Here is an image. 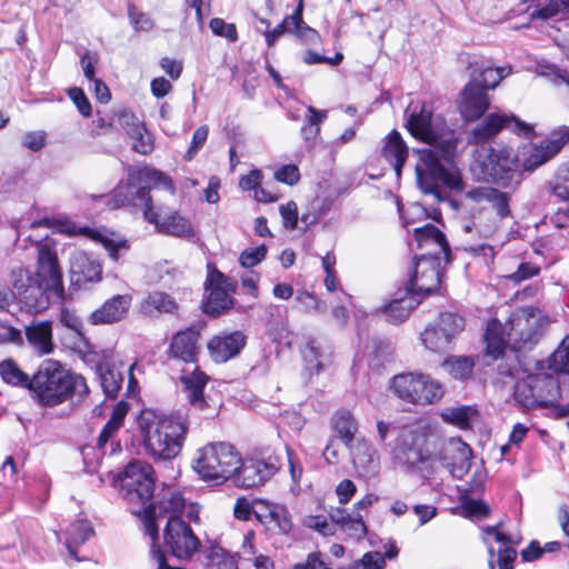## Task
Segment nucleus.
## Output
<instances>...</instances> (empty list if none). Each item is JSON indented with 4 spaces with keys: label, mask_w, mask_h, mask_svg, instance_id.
Instances as JSON below:
<instances>
[{
    "label": "nucleus",
    "mask_w": 569,
    "mask_h": 569,
    "mask_svg": "<svg viewBox=\"0 0 569 569\" xmlns=\"http://www.w3.org/2000/svg\"><path fill=\"white\" fill-rule=\"evenodd\" d=\"M405 118L408 131L416 139L441 148L440 151L431 148L416 151V181L421 193L436 202H443L449 199V191L462 192L466 183L461 172L448 161V154L456 148V140L445 119L439 114L433 116L426 103H410Z\"/></svg>",
    "instance_id": "1"
},
{
    "label": "nucleus",
    "mask_w": 569,
    "mask_h": 569,
    "mask_svg": "<svg viewBox=\"0 0 569 569\" xmlns=\"http://www.w3.org/2000/svg\"><path fill=\"white\" fill-rule=\"evenodd\" d=\"M27 239L37 250V273L33 277L23 268L12 270V290L9 293L11 299L16 298L28 312L37 313L48 307L51 297L62 300L64 288L54 242L47 236L41 239L28 236Z\"/></svg>",
    "instance_id": "2"
},
{
    "label": "nucleus",
    "mask_w": 569,
    "mask_h": 569,
    "mask_svg": "<svg viewBox=\"0 0 569 569\" xmlns=\"http://www.w3.org/2000/svg\"><path fill=\"white\" fill-rule=\"evenodd\" d=\"M137 430L148 456L170 460L182 449L188 422L181 415H166L153 409H143L137 417Z\"/></svg>",
    "instance_id": "3"
},
{
    "label": "nucleus",
    "mask_w": 569,
    "mask_h": 569,
    "mask_svg": "<svg viewBox=\"0 0 569 569\" xmlns=\"http://www.w3.org/2000/svg\"><path fill=\"white\" fill-rule=\"evenodd\" d=\"M89 393L86 379L53 359L43 360L32 375L29 395L43 407H56L67 400L80 402Z\"/></svg>",
    "instance_id": "4"
},
{
    "label": "nucleus",
    "mask_w": 569,
    "mask_h": 569,
    "mask_svg": "<svg viewBox=\"0 0 569 569\" xmlns=\"http://www.w3.org/2000/svg\"><path fill=\"white\" fill-rule=\"evenodd\" d=\"M161 186L176 194V188L169 176L153 168L130 170L126 183H120L112 196L113 207H136L143 212L147 221H156L150 187Z\"/></svg>",
    "instance_id": "5"
},
{
    "label": "nucleus",
    "mask_w": 569,
    "mask_h": 569,
    "mask_svg": "<svg viewBox=\"0 0 569 569\" xmlns=\"http://www.w3.org/2000/svg\"><path fill=\"white\" fill-rule=\"evenodd\" d=\"M240 462L241 456L231 443L218 441L197 450L192 468L202 480L220 485L233 477Z\"/></svg>",
    "instance_id": "6"
},
{
    "label": "nucleus",
    "mask_w": 569,
    "mask_h": 569,
    "mask_svg": "<svg viewBox=\"0 0 569 569\" xmlns=\"http://www.w3.org/2000/svg\"><path fill=\"white\" fill-rule=\"evenodd\" d=\"M391 388L399 399L416 406L436 403L445 393L443 386L439 381L421 372H405L395 376Z\"/></svg>",
    "instance_id": "7"
},
{
    "label": "nucleus",
    "mask_w": 569,
    "mask_h": 569,
    "mask_svg": "<svg viewBox=\"0 0 569 569\" xmlns=\"http://www.w3.org/2000/svg\"><path fill=\"white\" fill-rule=\"evenodd\" d=\"M550 322V318L541 310L523 307L509 320L508 341L516 350L530 348L538 342Z\"/></svg>",
    "instance_id": "8"
},
{
    "label": "nucleus",
    "mask_w": 569,
    "mask_h": 569,
    "mask_svg": "<svg viewBox=\"0 0 569 569\" xmlns=\"http://www.w3.org/2000/svg\"><path fill=\"white\" fill-rule=\"evenodd\" d=\"M119 485L127 501L144 503L153 495V468L144 461H131L120 475Z\"/></svg>",
    "instance_id": "9"
},
{
    "label": "nucleus",
    "mask_w": 569,
    "mask_h": 569,
    "mask_svg": "<svg viewBox=\"0 0 569 569\" xmlns=\"http://www.w3.org/2000/svg\"><path fill=\"white\" fill-rule=\"evenodd\" d=\"M465 321L458 315L446 312L432 323L428 325L420 335L426 349L443 353L451 349L453 340L463 330Z\"/></svg>",
    "instance_id": "10"
},
{
    "label": "nucleus",
    "mask_w": 569,
    "mask_h": 569,
    "mask_svg": "<svg viewBox=\"0 0 569 569\" xmlns=\"http://www.w3.org/2000/svg\"><path fill=\"white\" fill-rule=\"evenodd\" d=\"M518 157L513 150L508 147H497L486 150L485 154H479L476 164L479 167L478 178L495 182H506L517 170Z\"/></svg>",
    "instance_id": "11"
},
{
    "label": "nucleus",
    "mask_w": 569,
    "mask_h": 569,
    "mask_svg": "<svg viewBox=\"0 0 569 569\" xmlns=\"http://www.w3.org/2000/svg\"><path fill=\"white\" fill-rule=\"evenodd\" d=\"M567 141H569V127L559 128L539 144H523L518 160L523 170L531 172L555 157Z\"/></svg>",
    "instance_id": "12"
},
{
    "label": "nucleus",
    "mask_w": 569,
    "mask_h": 569,
    "mask_svg": "<svg viewBox=\"0 0 569 569\" xmlns=\"http://www.w3.org/2000/svg\"><path fill=\"white\" fill-rule=\"evenodd\" d=\"M502 128L523 137H529L533 132L530 124L515 116L490 113L472 129L468 141L472 144H482L496 137Z\"/></svg>",
    "instance_id": "13"
},
{
    "label": "nucleus",
    "mask_w": 569,
    "mask_h": 569,
    "mask_svg": "<svg viewBox=\"0 0 569 569\" xmlns=\"http://www.w3.org/2000/svg\"><path fill=\"white\" fill-rule=\"evenodd\" d=\"M164 543L172 556L180 560L190 559L200 547V541L190 526L176 516L168 518L164 528Z\"/></svg>",
    "instance_id": "14"
},
{
    "label": "nucleus",
    "mask_w": 569,
    "mask_h": 569,
    "mask_svg": "<svg viewBox=\"0 0 569 569\" xmlns=\"http://www.w3.org/2000/svg\"><path fill=\"white\" fill-rule=\"evenodd\" d=\"M428 445V437L423 432L418 430L405 432L400 438L397 458L407 466L409 471L421 470V466L432 460Z\"/></svg>",
    "instance_id": "15"
},
{
    "label": "nucleus",
    "mask_w": 569,
    "mask_h": 569,
    "mask_svg": "<svg viewBox=\"0 0 569 569\" xmlns=\"http://www.w3.org/2000/svg\"><path fill=\"white\" fill-rule=\"evenodd\" d=\"M441 283L439 258L421 256L417 258L413 273L406 290L418 295H428L436 291Z\"/></svg>",
    "instance_id": "16"
},
{
    "label": "nucleus",
    "mask_w": 569,
    "mask_h": 569,
    "mask_svg": "<svg viewBox=\"0 0 569 569\" xmlns=\"http://www.w3.org/2000/svg\"><path fill=\"white\" fill-rule=\"evenodd\" d=\"M472 451L470 447L459 438L445 441L436 459L457 479H461L471 467Z\"/></svg>",
    "instance_id": "17"
},
{
    "label": "nucleus",
    "mask_w": 569,
    "mask_h": 569,
    "mask_svg": "<svg viewBox=\"0 0 569 569\" xmlns=\"http://www.w3.org/2000/svg\"><path fill=\"white\" fill-rule=\"evenodd\" d=\"M279 469V459L272 456L268 457V459L241 460L239 469L232 479L237 486L252 488L269 480Z\"/></svg>",
    "instance_id": "18"
},
{
    "label": "nucleus",
    "mask_w": 569,
    "mask_h": 569,
    "mask_svg": "<svg viewBox=\"0 0 569 569\" xmlns=\"http://www.w3.org/2000/svg\"><path fill=\"white\" fill-rule=\"evenodd\" d=\"M207 283L208 296L203 303V312L211 317H218L233 305V300L228 293L232 286L229 279L219 271L211 272Z\"/></svg>",
    "instance_id": "19"
},
{
    "label": "nucleus",
    "mask_w": 569,
    "mask_h": 569,
    "mask_svg": "<svg viewBox=\"0 0 569 569\" xmlns=\"http://www.w3.org/2000/svg\"><path fill=\"white\" fill-rule=\"evenodd\" d=\"M186 506V499L180 492H172L168 498L161 499L157 505H149L148 508L143 509L142 521L146 528V532L152 538L153 542L157 540L159 530L157 519L160 517H180L181 510Z\"/></svg>",
    "instance_id": "20"
},
{
    "label": "nucleus",
    "mask_w": 569,
    "mask_h": 569,
    "mask_svg": "<svg viewBox=\"0 0 569 569\" xmlns=\"http://www.w3.org/2000/svg\"><path fill=\"white\" fill-rule=\"evenodd\" d=\"M56 226L58 231L61 233H66L68 236L81 234L97 242H100L113 260H118L120 251L128 249L127 241H116L111 237L112 233H109L106 229L78 227L76 223L68 219L58 220Z\"/></svg>",
    "instance_id": "21"
},
{
    "label": "nucleus",
    "mask_w": 569,
    "mask_h": 569,
    "mask_svg": "<svg viewBox=\"0 0 569 569\" xmlns=\"http://www.w3.org/2000/svg\"><path fill=\"white\" fill-rule=\"evenodd\" d=\"M490 100L478 78L471 77L461 92L459 109L467 121L479 119L489 108Z\"/></svg>",
    "instance_id": "22"
},
{
    "label": "nucleus",
    "mask_w": 569,
    "mask_h": 569,
    "mask_svg": "<svg viewBox=\"0 0 569 569\" xmlns=\"http://www.w3.org/2000/svg\"><path fill=\"white\" fill-rule=\"evenodd\" d=\"M246 346V336L241 331H233L212 337L207 345L212 360L223 363L234 358Z\"/></svg>",
    "instance_id": "23"
},
{
    "label": "nucleus",
    "mask_w": 569,
    "mask_h": 569,
    "mask_svg": "<svg viewBox=\"0 0 569 569\" xmlns=\"http://www.w3.org/2000/svg\"><path fill=\"white\" fill-rule=\"evenodd\" d=\"M352 458L353 467L359 476L370 479L379 472V458L375 447L363 438L357 439L352 447H347Z\"/></svg>",
    "instance_id": "24"
},
{
    "label": "nucleus",
    "mask_w": 569,
    "mask_h": 569,
    "mask_svg": "<svg viewBox=\"0 0 569 569\" xmlns=\"http://www.w3.org/2000/svg\"><path fill=\"white\" fill-rule=\"evenodd\" d=\"M200 331L196 328H188L177 332L170 342L169 353L172 358L186 363H196L199 355L198 340Z\"/></svg>",
    "instance_id": "25"
},
{
    "label": "nucleus",
    "mask_w": 569,
    "mask_h": 569,
    "mask_svg": "<svg viewBox=\"0 0 569 569\" xmlns=\"http://www.w3.org/2000/svg\"><path fill=\"white\" fill-rule=\"evenodd\" d=\"M180 381L189 403L197 409H204L208 402L203 389L209 381V377L198 366H194L192 370H182Z\"/></svg>",
    "instance_id": "26"
},
{
    "label": "nucleus",
    "mask_w": 569,
    "mask_h": 569,
    "mask_svg": "<svg viewBox=\"0 0 569 569\" xmlns=\"http://www.w3.org/2000/svg\"><path fill=\"white\" fill-rule=\"evenodd\" d=\"M101 264L83 251H74L70 257L71 279L77 284L97 282L101 279Z\"/></svg>",
    "instance_id": "27"
},
{
    "label": "nucleus",
    "mask_w": 569,
    "mask_h": 569,
    "mask_svg": "<svg viewBox=\"0 0 569 569\" xmlns=\"http://www.w3.org/2000/svg\"><path fill=\"white\" fill-rule=\"evenodd\" d=\"M131 297L128 295H117L107 300L99 309L90 315L92 325H110L121 321L126 318Z\"/></svg>",
    "instance_id": "28"
},
{
    "label": "nucleus",
    "mask_w": 569,
    "mask_h": 569,
    "mask_svg": "<svg viewBox=\"0 0 569 569\" xmlns=\"http://www.w3.org/2000/svg\"><path fill=\"white\" fill-rule=\"evenodd\" d=\"M413 236L419 249L430 248L428 253L423 256L440 258L441 253L449 254V244L446 237L436 226L427 223L423 227L416 228Z\"/></svg>",
    "instance_id": "29"
},
{
    "label": "nucleus",
    "mask_w": 569,
    "mask_h": 569,
    "mask_svg": "<svg viewBox=\"0 0 569 569\" xmlns=\"http://www.w3.org/2000/svg\"><path fill=\"white\" fill-rule=\"evenodd\" d=\"M286 32H292L301 38H306L308 33H315V30L303 26L301 9L298 8L272 30H263L267 44L269 47L274 46L278 39Z\"/></svg>",
    "instance_id": "30"
},
{
    "label": "nucleus",
    "mask_w": 569,
    "mask_h": 569,
    "mask_svg": "<svg viewBox=\"0 0 569 569\" xmlns=\"http://www.w3.org/2000/svg\"><path fill=\"white\" fill-rule=\"evenodd\" d=\"M382 157L393 167L399 178L408 157V147L398 131L393 130L385 138Z\"/></svg>",
    "instance_id": "31"
},
{
    "label": "nucleus",
    "mask_w": 569,
    "mask_h": 569,
    "mask_svg": "<svg viewBox=\"0 0 569 569\" xmlns=\"http://www.w3.org/2000/svg\"><path fill=\"white\" fill-rule=\"evenodd\" d=\"M331 423L337 437L343 442L346 448L352 447L357 441L356 435L359 428L353 413L347 409H339L333 413Z\"/></svg>",
    "instance_id": "32"
},
{
    "label": "nucleus",
    "mask_w": 569,
    "mask_h": 569,
    "mask_svg": "<svg viewBox=\"0 0 569 569\" xmlns=\"http://www.w3.org/2000/svg\"><path fill=\"white\" fill-rule=\"evenodd\" d=\"M28 342L40 355H48L53 349L52 329L49 322L32 323L26 328Z\"/></svg>",
    "instance_id": "33"
},
{
    "label": "nucleus",
    "mask_w": 569,
    "mask_h": 569,
    "mask_svg": "<svg viewBox=\"0 0 569 569\" xmlns=\"http://www.w3.org/2000/svg\"><path fill=\"white\" fill-rule=\"evenodd\" d=\"M419 301L409 291L401 298L393 299L382 309L388 322L398 325L403 322Z\"/></svg>",
    "instance_id": "34"
},
{
    "label": "nucleus",
    "mask_w": 569,
    "mask_h": 569,
    "mask_svg": "<svg viewBox=\"0 0 569 569\" xmlns=\"http://www.w3.org/2000/svg\"><path fill=\"white\" fill-rule=\"evenodd\" d=\"M330 519L352 538L361 539L367 533V527L359 513L351 515L346 509L336 508L330 512Z\"/></svg>",
    "instance_id": "35"
},
{
    "label": "nucleus",
    "mask_w": 569,
    "mask_h": 569,
    "mask_svg": "<svg viewBox=\"0 0 569 569\" xmlns=\"http://www.w3.org/2000/svg\"><path fill=\"white\" fill-rule=\"evenodd\" d=\"M66 535V547L69 556L79 561L77 550L93 535V528L88 520L80 519L67 528Z\"/></svg>",
    "instance_id": "36"
},
{
    "label": "nucleus",
    "mask_w": 569,
    "mask_h": 569,
    "mask_svg": "<svg viewBox=\"0 0 569 569\" xmlns=\"http://www.w3.org/2000/svg\"><path fill=\"white\" fill-rule=\"evenodd\" d=\"M154 224L157 230L164 234L174 237H190L193 236V229L188 219L179 216L178 213L170 214L163 219L159 218V213L156 211V221H148Z\"/></svg>",
    "instance_id": "37"
},
{
    "label": "nucleus",
    "mask_w": 569,
    "mask_h": 569,
    "mask_svg": "<svg viewBox=\"0 0 569 569\" xmlns=\"http://www.w3.org/2000/svg\"><path fill=\"white\" fill-rule=\"evenodd\" d=\"M487 352L492 358L498 359L502 356L508 341V331L506 332L503 326L497 319L488 322L486 329Z\"/></svg>",
    "instance_id": "38"
},
{
    "label": "nucleus",
    "mask_w": 569,
    "mask_h": 569,
    "mask_svg": "<svg viewBox=\"0 0 569 569\" xmlns=\"http://www.w3.org/2000/svg\"><path fill=\"white\" fill-rule=\"evenodd\" d=\"M178 310V303L168 293L154 291L147 296L142 302V311L147 316H154L159 313H174Z\"/></svg>",
    "instance_id": "39"
},
{
    "label": "nucleus",
    "mask_w": 569,
    "mask_h": 569,
    "mask_svg": "<svg viewBox=\"0 0 569 569\" xmlns=\"http://www.w3.org/2000/svg\"><path fill=\"white\" fill-rule=\"evenodd\" d=\"M528 7L531 18L549 19L569 8V0H529Z\"/></svg>",
    "instance_id": "40"
},
{
    "label": "nucleus",
    "mask_w": 569,
    "mask_h": 569,
    "mask_svg": "<svg viewBox=\"0 0 569 569\" xmlns=\"http://www.w3.org/2000/svg\"><path fill=\"white\" fill-rule=\"evenodd\" d=\"M0 375L9 385L24 388L30 391L32 376L22 371L19 366L11 359L3 360L0 362Z\"/></svg>",
    "instance_id": "41"
},
{
    "label": "nucleus",
    "mask_w": 569,
    "mask_h": 569,
    "mask_svg": "<svg viewBox=\"0 0 569 569\" xmlns=\"http://www.w3.org/2000/svg\"><path fill=\"white\" fill-rule=\"evenodd\" d=\"M549 362L555 371L563 373L562 385L569 390V335L551 355Z\"/></svg>",
    "instance_id": "42"
},
{
    "label": "nucleus",
    "mask_w": 569,
    "mask_h": 569,
    "mask_svg": "<svg viewBox=\"0 0 569 569\" xmlns=\"http://www.w3.org/2000/svg\"><path fill=\"white\" fill-rule=\"evenodd\" d=\"M477 413V410L469 406H459L445 409L440 416L443 421L452 423L460 429L470 427L471 418Z\"/></svg>",
    "instance_id": "43"
},
{
    "label": "nucleus",
    "mask_w": 569,
    "mask_h": 569,
    "mask_svg": "<svg viewBox=\"0 0 569 569\" xmlns=\"http://www.w3.org/2000/svg\"><path fill=\"white\" fill-rule=\"evenodd\" d=\"M207 561L211 569H238L234 557L219 546L208 549Z\"/></svg>",
    "instance_id": "44"
},
{
    "label": "nucleus",
    "mask_w": 569,
    "mask_h": 569,
    "mask_svg": "<svg viewBox=\"0 0 569 569\" xmlns=\"http://www.w3.org/2000/svg\"><path fill=\"white\" fill-rule=\"evenodd\" d=\"M264 526L271 531L287 533L291 529V521L287 509L281 505L274 503Z\"/></svg>",
    "instance_id": "45"
},
{
    "label": "nucleus",
    "mask_w": 569,
    "mask_h": 569,
    "mask_svg": "<svg viewBox=\"0 0 569 569\" xmlns=\"http://www.w3.org/2000/svg\"><path fill=\"white\" fill-rule=\"evenodd\" d=\"M112 120L116 122V128H122L128 136L131 133L137 134V130L143 124L138 117L127 108H117L112 110Z\"/></svg>",
    "instance_id": "46"
},
{
    "label": "nucleus",
    "mask_w": 569,
    "mask_h": 569,
    "mask_svg": "<svg viewBox=\"0 0 569 569\" xmlns=\"http://www.w3.org/2000/svg\"><path fill=\"white\" fill-rule=\"evenodd\" d=\"M449 373L458 380L468 379L473 369V361L468 357H451L445 361Z\"/></svg>",
    "instance_id": "47"
},
{
    "label": "nucleus",
    "mask_w": 569,
    "mask_h": 569,
    "mask_svg": "<svg viewBox=\"0 0 569 569\" xmlns=\"http://www.w3.org/2000/svg\"><path fill=\"white\" fill-rule=\"evenodd\" d=\"M508 73L509 70L507 71L506 68L487 67L480 69L478 74L475 72L472 77L478 78L480 86L485 88L487 92L488 89L496 88Z\"/></svg>",
    "instance_id": "48"
},
{
    "label": "nucleus",
    "mask_w": 569,
    "mask_h": 569,
    "mask_svg": "<svg viewBox=\"0 0 569 569\" xmlns=\"http://www.w3.org/2000/svg\"><path fill=\"white\" fill-rule=\"evenodd\" d=\"M129 411V405L124 401L118 402L112 412L110 419L107 421L102 430L108 433L110 438L119 430L123 425L124 418Z\"/></svg>",
    "instance_id": "49"
},
{
    "label": "nucleus",
    "mask_w": 569,
    "mask_h": 569,
    "mask_svg": "<svg viewBox=\"0 0 569 569\" xmlns=\"http://www.w3.org/2000/svg\"><path fill=\"white\" fill-rule=\"evenodd\" d=\"M139 129L140 130H137V134L131 133L129 137L134 140L133 150L146 156L151 153L154 149L153 137L147 130L144 124H142Z\"/></svg>",
    "instance_id": "50"
},
{
    "label": "nucleus",
    "mask_w": 569,
    "mask_h": 569,
    "mask_svg": "<svg viewBox=\"0 0 569 569\" xmlns=\"http://www.w3.org/2000/svg\"><path fill=\"white\" fill-rule=\"evenodd\" d=\"M296 301L306 312L321 313L326 310V303L308 291L298 292Z\"/></svg>",
    "instance_id": "51"
},
{
    "label": "nucleus",
    "mask_w": 569,
    "mask_h": 569,
    "mask_svg": "<svg viewBox=\"0 0 569 569\" xmlns=\"http://www.w3.org/2000/svg\"><path fill=\"white\" fill-rule=\"evenodd\" d=\"M128 17L136 31H150L153 28L151 18L147 13L138 11L132 4L128 7Z\"/></svg>",
    "instance_id": "52"
},
{
    "label": "nucleus",
    "mask_w": 569,
    "mask_h": 569,
    "mask_svg": "<svg viewBox=\"0 0 569 569\" xmlns=\"http://www.w3.org/2000/svg\"><path fill=\"white\" fill-rule=\"evenodd\" d=\"M267 254V247L261 244L256 248H249L241 252L239 262L244 268H251L260 263Z\"/></svg>",
    "instance_id": "53"
},
{
    "label": "nucleus",
    "mask_w": 569,
    "mask_h": 569,
    "mask_svg": "<svg viewBox=\"0 0 569 569\" xmlns=\"http://www.w3.org/2000/svg\"><path fill=\"white\" fill-rule=\"evenodd\" d=\"M100 381L103 392L108 397H116L121 387V378L112 370H106L100 373Z\"/></svg>",
    "instance_id": "54"
},
{
    "label": "nucleus",
    "mask_w": 569,
    "mask_h": 569,
    "mask_svg": "<svg viewBox=\"0 0 569 569\" xmlns=\"http://www.w3.org/2000/svg\"><path fill=\"white\" fill-rule=\"evenodd\" d=\"M305 361L308 365V368L310 370L319 371L322 368L321 361H320V351L318 346H316V341L312 339H309L305 348L301 350Z\"/></svg>",
    "instance_id": "55"
},
{
    "label": "nucleus",
    "mask_w": 569,
    "mask_h": 569,
    "mask_svg": "<svg viewBox=\"0 0 569 569\" xmlns=\"http://www.w3.org/2000/svg\"><path fill=\"white\" fill-rule=\"evenodd\" d=\"M208 134H209V128L206 124L200 126L193 132V136L191 139V144L184 154V159L187 161L192 160L193 157L196 156V153L203 147V144L206 143V141L208 139Z\"/></svg>",
    "instance_id": "56"
},
{
    "label": "nucleus",
    "mask_w": 569,
    "mask_h": 569,
    "mask_svg": "<svg viewBox=\"0 0 569 569\" xmlns=\"http://www.w3.org/2000/svg\"><path fill=\"white\" fill-rule=\"evenodd\" d=\"M209 27L216 36L224 37L230 41H236L238 38L236 26L227 23L220 18L211 19Z\"/></svg>",
    "instance_id": "57"
},
{
    "label": "nucleus",
    "mask_w": 569,
    "mask_h": 569,
    "mask_svg": "<svg viewBox=\"0 0 569 569\" xmlns=\"http://www.w3.org/2000/svg\"><path fill=\"white\" fill-rule=\"evenodd\" d=\"M488 203L491 204L500 218H506L510 214L509 197L506 192L495 189L493 194L490 200H488Z\"/></svg>",
    "instance_id": "58"
},
{
    "label": "nucleus",
    "mask_w": 569,
    "mask_h": 569,
    "mask_svg": "<svg viewBox=\"0 0 569 569\" xmlns=\"http://www.w3.org/2000/svg\"><path fill=\"white\" fill-rule=\"evenodd\" d=\"M462 512L467 517L483 518L489 515V507L481 500L467 499L462 502Z\"/></svg>",
    "instance_id": "59"
},
{
    "label": "nucleus",
    "mask_w": 569,
    "mask_h": 569,
    "mask_svg": "<svg viewBox=\"0 0 569 569\" xmlns=\"http://www.w3.org/2000/svg\"><path fill=\"white\" fill-rule=\"evenodd\" d=\"M300 173L299 169L295 164H287L281 167L274 172V179L277 181L292 186L299 181Z\"/></svg>",
    "instance_id": "60"
},
{
    "label": "nucleus",
    "mask_w": 569,
    "mask_h": 569,
    "mask_svg": "<svg viewBox=\"0 0 569 569\" xmlns=\"http://www.w3.org/2000/svg\"><path fill=\"white\" fill-rule=\"evenodd\" d=\"M68 93L70 99L77 106L79 112L83 117H89L91 114V104L84 92L80 88H71Z\"/></svg>",
    "instance_id": "61"
},
{
    "label": "nucleus",
    "mask_w": 569,
    "mask_h": 569,
    "mask_svg": "<svg viewBox=\"0 0 569 569\" xmlns=\"http://www.w3.org/2000/svg\"><path fill=\"white\" fill-rule=\"evenodd\" d=\"M280 214L283 220V226L287 229L293 230L298 223V210L297 204L290 201L286 204L280 206Z\"/></svg>",
    "instance_id": "62"
},
{
    "label": "nucleus",
    "mask_w": 569,
    "mask_h": 569,
    "mask_svg": "<svg viewBox=\"0 0 569 569\" xmlns=\"http://www.w3.org/2000/svg\"><path fill=\"white\" fill-rule=\"evenodd\" d=\"M46 133L43 131H29L22 137V146L31 151H39L44 147Z\"/></svg>",
    "instance_id": "63"
},
{
    "label": "nucleus",
    "mask_w": 569,
    "mask_h": 569,
    "mask_svg": "<svg viewBox=\"0 0 569 569\" xmlns=\"http://www.w3.org/2000/svg\"><path fill=\"white\" fill-rule=\"evenodd\" d=\"M293 569H331L326 566L320 552H311L305 561L293 565Z\"/></svg>",
    "instance_id": "64"
}]
</instances>
